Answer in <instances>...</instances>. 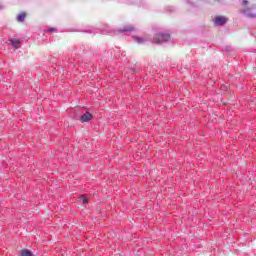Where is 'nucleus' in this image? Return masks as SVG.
I'll return each mask as SVG.
<instances>
[{"instance_id":"nucleus-1","label":"nucleus","mask_w":256,"mask_h":256,"mask_svg":"<svg viewBox=\"0 0 256 256\" xmlns=\"http://www.w3.org/2000/svg\"><path fill=\"white\" fill-rule=\"evenodd\" d=\"M242 12L246 17H256V4L251 2V0H242L241 1Z\"/></svg>"},{"instance_id":"nucleus-2","label":"nucleus","mask_w":256,"mask_h":256,"mask_svg":"<svg viewBox=\"0 0 256 256\" xmlns=\"http://www.w3.org/2000/svg\"><path fill=\"white\" fill-rule=\"evenodd\" d=\"M171 39L169 34H156L154 37V43H167Z\"/></svg>"},{"instance_id":"nucleus-3","label":"nucleus","mask_w":256,"mask_h":256,"mask_svg":"<svg viewBox=\"0 0 256 256\" xmlns=\"http://www.w3.org/2000/svg\"><path fill=\"white\" fill-rule=\"evenodd\" d=\"M91 119H93V114L86 112L84 115L80 116L79 121L81 123H89V121H91Z\"/></svg>"},{"instance_id":"nucleus-4","label":"nucleus","mask_w":256,"mask_h":256,"mask_svg":"<svg viewBox=\"0 0 256 256\" xmlns=\"http://www.w3.org/2000/svg\"><path fill=\"white\" fill-rule=\"evenodd\" d=\"M215 25H225L227 18L225 16H216L214 19Z\"/></svg>"},{"instance_id":"nucleus-5","label":"nucleus","mask_w":256,"mask_h":256,"mask_svg":"<svg viewBox=\"0 0 256 256\" xmlns=\"http://www.w3.org/2000/svg\"><path fill=\"white\" fill-rule=\"evenodd\" d=\"M20 255L21 256H33V252H31V250H28V249H23L20 251Z\"/></svg>"},{"instance_id":"nucleus-6","label":"nucleus","mask_w":256,"mask_h":256,"mask_svg":"<svg viewBox=\"0 0 256 256\" xmlns=\"http://www.w3.org/2000/svg\"><path fill=\"white\" fill-rule=\"evenodd\" d=\"M25 17H27V14H25V12H22L18 15L17 21H19L20 23H23V21H25Z\"/></svg>"},{"instance_id":"nucleus-7","label":"nucleus","mask_w":256,"mask_h":256,"mask_svg":"<svg viewBox=\"0 0 256 256\" xmlns=\"http://www.w3.org/2000/svg\"><path fill=\"white\" fill-rule=\"evenodd\" d=\"M11 45H13L15 49H19V45H21V42L17 39H14V40H11Z\"/></svg>"},{"instance_id":"nucleus-8","label":"nucleus","mask_w":256,"mask_h":256,"mask_svg":"<svg viewBox=\"0 0 256 256\" xmlns=\"http://www.w3.org/2000/svg\"><path fill=\"white\" fill-rule=\"evenodd\" d=\"M122 31L127 32V31H135V27L133 26H124V28L122 29Z\"/></svg>"},{"instance_id":"nucleus-9","label":"nucleus","mask_w":256,"mask_h":256,"mask_svg":"<svg viewBox=\"0 0 256 256\" xmlns=\"http://www.w3.org/2000/svg\"><path fill=\"white\" fill-rule=\"evenodd\" d=\"M80 202L84 205H87L89 203V200H87L85 196H80Z\"/></svg>"},{"instance_id":"nucleus-10","label":"nucleus","mask_w":256,"mask_h":256,"mask_svg":"<svg viewBox=\"0 0 256 256\" xmlns=\"http://www.w3.org/2000/svg\"><path fill=\"white\" fill-rule=\"evenodd\" d=\"M144 39L143 38H138V43H144Z\"/></svg>"},{"instance_id":"nucleus-11","label":"nucleus","mask_w":256,"mask_h":256,"mask_svg":"<svg viewBox=\"0 0 256 256\" xmlns=\"http://www.w3.org/2000/svg\"><path fill=\"white\" fill-rule=\"evenodd\" d=\"M49 31H50L51 33H53V31H55V29H54V28H50Z\"/></svg>"},{"instance_id":"nucleus-12","label":"nucleus","mask_w":256,"mask_h":256,"mask_svg":"<svg viewBox=\"0 0 256 256\" xmlns=\"http://www.w3.org/2000/svg\"><path fill=\"white\" fill-rule=\"evenodd\" d=\"M223 91H225V89H227V86H222L221 88Z\"/></svg>"}]
</instances>
